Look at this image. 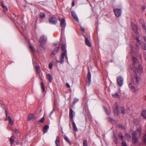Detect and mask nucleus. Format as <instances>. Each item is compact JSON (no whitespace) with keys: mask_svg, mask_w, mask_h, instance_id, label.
Returning a JSON list of instances; mask_svg holds the SVG:
<instances>
[{"mask_svg":"<svg viewBox=\"0 0 146 146\" xmlns=\"http://www.w3.org/2000/svg\"><path fill=\"white\" fill-rule=\"evenodd\" d=\"M135 77L136 78V80L137 82H138L139 81V79H138V77L137 76V74H136V75H135Z\"/></svg>","mask_w":146,"mask_h":146,"instance_id":"ea45409f","label":"nucleus"},{"mask_svg":"<svg viewBox=\"0 0 146 146\" xmlns=\"http://www.w3.org/2000/svg\"><path fill=\"white\" fill-rule=\"evenodd\" d=\"M3 8L4 10V11L5 12L8 11V8L6 6H5V7H3Z\"/></svg>","mask_w":146,"mask_h":146,"instance_id":"a19ab883","label":"nucleus"},{"mask_svg":"<svg viewBox=\"0 0 146 146\" xmlns=\"http://www.w3.org/2000/svg\"><path fill=\"white\" fill-rule=\"evenodd\" d=\"M40 18L41 19H44L46 17V15L45 13L43 12H42L40 14Z\"/></svg>","mask_w":146,"mask_h":146,"instance_id":"aec40b11","label":"nucleus"},{"mask_svg":"<svg viewBox=\"0 0 146 146\" xmlns=\"http://www.w3.org/2000/svg\"><path fill=\"white\" fill-rule=\"evenodd\" d=\"M91 74L90 73V72L89 71L88 72V73L87 74V80H86V84L88 85H89L91 82Z\"/></svg>","mask_w":146,"mask_h":146,"instance_id":"1a4fd4ad","label":"nucleus"},{"mask_svg":"<svg viewBox=\"0 0 146 146\" xmlns=\"http://www.w3.org/2000/svg\"><path fill=\"white\" fill-rule=\"evenodd\" d=\"M107 114H109V113H107Z\"/></svg>","mask_w":146,"mask_h":146,"instance_id":"0e129e2a","label":"nucleus"},{"mask_svg":"<svg viewBox=\"0 0 146 146\" xmlns=\"http://www.w3.org/2000/svg\"><path fill=\"white\" fill-rule=\"evenodd\" d=\"M34 117V115L33 114H29L27 117V119L29 120H31Z\"/></svg>","mask_w":146,"mask_h":146,"instance_id":"5701e85b","label":"nucleus"},{"mask_svg":"<svg viewBox=\"0 0 146 146\" xmlns=\"http://www.w3.org/2000/svg\"><path fill=\"white\" fill-rule=\"evenodd\" d=\"M131 26H132V29L134 31V32H135L136 36H137V25H136L134 23H131Z\"/></svg>","mask_w":146,"mask_h":146,"instance_id":"9b49d317","label":"nucleus"},{"mask_svg":"<svg viewBox=\"0 0 146 146\" xmlns=\"http://www.w3.org/2000/svg\"><path fill=\"white\" fill-rule=\"evenodd\" d=\"M60 47L59 46H57L55 48L52 52L51 53V54L52 56H53V55H55L57 52L59 48Z\"/></svg>","mask_w":146,"mask_h":146,"instance_id":"ddd939ff","label":"nucleus"},{"mask_svg":"<svg viewBox=\"0 0 146 146\" xmlns=\"http://www.w3.org/2000/svg\"><path fill=\"white\" fill-rule=\"evenodd\" d=\"M41 89L42 91L44 92L45 91L44 86L42 82H41Z\"/></svg>","mask_w":146,"mask_h":146,"instance_id":"cd10ccee","label":"nucleus"},{"mask_svg":"<svg viewBox=\"0 0 146 146\" xmlns=\"http://www.w3.org/2000/svg\"><path fill=\"white\" fill-rule=\"evenodd\" d=\"M113 96L116 98H119V95L117 94L113 95Z\"/></svg>","mask_w":146,"mask_h":146,"instance_id":"58836bf2","label":"nucleus"},{"mask_svg":"<svg viewBox=\"0 0 146 146\" xmlns=\"http://www.w3.org/2000/svg\"><path fill=\"white\" fill-rule=\"evenodd\" d=\"M122 146H127L126 142L125 141H123L122 142Z\"/></svg>","mask_w":146,"mask_h":146,"instance_id":"4c0bfd02","label":"nucleus"},{"mask_svg":"<svg viewBox=\"0 0 146 146\" xmlns=\"http://www.w3.org/2000/svg\"><path fill=\"white\" fill-rule=\"evenodd\" d=\"M8 128H9V129H10V128H9V127H8Z\"/></svg>","mask_w":146,"mask_h":146,"instance_id":"69168bd1","label":"nucleus"},{"mask_svg":"<svg viewBox=\"0 0 146 146\" xmlns=\"http://www.w3.org/2000/svg\"><path fill=\"white\" fill-rule=\"evenodd\" d=\"M139 37H137L136 38V40H137V43L139 42Z\"/></svg>","mask_w":146,"mask_h":146,"instance_id":"49530a36","label":"nucleus"},{"mask_svg":"<svg viewBox=\"0 0 146 146\" xmlns=\"http://www.w3.org/2000/svg\"><path fill=\"white\" fill-rule=\"evenodd\" d=\"M55 143L56 146H60V139L58 136L56 137Z\"/></svg>","mask_w":146,"mask_h":146,"instance_id":"dca6fc26","label":"nucleus"},{"mask_svg":"<svg viewBox=\"0 0 146 146\" xmlns=\"http://www.w3.org/2000/svg\"><path fill=\"white\" fill-rule=\"evenodd\" d=\"M75 115V113L72 108L69 109V117L72 120H73L74 117Z\"/></svg>","mask_w":146,"mask_h":146,"instance_id":"9d476101","label":"nucleus"},{"mask_svg":"<svg viewBox=\"0 0 146 146\" xmlns=\"http://www.w3.org/2000/svg\"><path fill=\"white\" fill-rule=\"evenodd\" d=\"M15 139V137L13 136H12L10 137L9 139V140L11 144L12 145L14 143V142Z\"/></svg>","mask_w":146,"mask_h":146,"instance_id":"f3484780","label":"nucleus"},{"mask_svg":"<svg viewBox=\"0 0 146 146\" xmlns=\"http://www.w3.org/2000/svg\"><path fill=\"white\" fill-rule=\"evenodd\" d=\"M53 113V111H52L51 113H50V115H49V116L50 117L51 115H52V114Z\"/></svg>","mask_w":146,"mask_h":146,"instance_id":"864d4df0","label":"nucleus"},{"mask_svg":"<svg viewBox=\"0 0 146 146\" xmlns=\"http://www.w3.org/2000/svg\"><path fill=\"white\" fill-rule=\"evenodd\" d=\"M83 146H88L87 140L85 139L84 140L83 143Z\"/></svg>","mask_w":146,"mask_h":146,"instance_id":"2f4dec72","label":"nucleus"},{"mask_svg":"<svg viewBox=\"0 0 146 146\" xmlns=\"http://www.w3.org/2000/svg\"><path fill=\"white\" fill-rule=\"evenodd\" d=\"M15 132L17 133H19L18 130L17 129H15Z\"/></svg>","mask_w":146,"mask_h":146,"instance_id":"8fccbe9b","label":"nucleus"},{"mask_svg":"<svg viewBox=\"0 0 146 146\" xmlns=\"http://www.w3.org/2000/svg\"><path fill=\"white\" fill-rule=\"evenodd\" d=\"M140 57L141 58V55H140Z\"/></svg>","mask_w":146,"mask_h":146,"instance_id":"e2e57ef3","label":"nucleus"},{"mask_svg":"<svg viewBox=\"0 0 146 146\" xmlns=\"http://www.w3.org/2000/svg\"><path fill=\"white\" fill-rule=\"evenodd\" d=\"M145 7L143 6L142 7V9L143 10H144V9H145Z\"/></svg>","mask_w":146,"mask_h":146,"instance_id":"6e6d98bb","label":"nucleus"},{"mask_svg":"<svg viewBox=\"0 0 146 146\" xmlns=\"http://www.w3.org/2000/svg\"><path fill=\"white\" fill-rule=\"evenodd\" d=\"M145 59L146 60V56L145 57Z\"/></svg>","mask_w":146,"mask_h":146,"instance_id":"052dcab7","label":"nucleus"},{"mask_svg":"<svg viewBox=\"0 0 146 146\" xmlns=\"http://www.w3.org/2000/svg\"><path fill=\"white\" fill-rule=\"evenodd\" d=\"M80 29H81V31L82 32H85V29L84 27L81 26L80 27Z\"/></svg>","mask_w":146,"mask_h":146,"instance_id":"c03bdc74","label":"nucleus"},{"mask_svg":"<svg viewBox=\"0 0 146 146\" xmlns=\"http://www.w3.org/2000/svg\"><path fill=\"white\" fill-rule=\"evenodd\" d=\"M133 69L136 73L141 74L143 72V67L139 63L137 59L135 57H133Z\"/></svg>","mask_w":146,"mask_h":146,"instance_id":"f257e3e1","label":"nucleus"},{"mask_svg":"<svg viewBox=\"0 0 146 146\" xmlns=\"http://www.w3.org/2000/svg\"><path fill=\"white\" fill-rule=\"evenodd\" d=\"M78 99L76 98H75L74 99L73 102V104H75L78 101Z\"/></svg>","mask_w":146,"mask_h":146,"instance_id":"e433bc0d","label":"nucleus"},{"mask_svg":"<svg viewBox=\"0 0 146 146\" xmlns=\"http://www.w3.org/2000/svg\"><path fill=\"white\" fill-rule=\"evenodd\" d=\"M85 42L86 44V45H87L89 47L91 46H92L91 43L90 42V41L86 37H85Z\"/></svg>","mask_w":146,"mask_h":146,"instance_id":"2eb2a0df","label":"nucleus"},{"mask_svg":"<svg viewBox=\"0 0 146 146\" xmlns=\"http://www.w3.org/2000/svg\"><path fill=\"white\" fill-rule=\"evenodd\" d=\"M64 137L65 140L69 143H70V141L69 139L68 138L66 135L64 136Z\"/></svg>","mask_w":146,"mask_h":146,"instance_id":"bb28decb","label":"nucleus"},{"mask_svg":"<svg viewBox=\"0 0 146 146\" xmlns=\"http://www.w3.org/2000/svg\"><path fill=\"white\" fill-rule=\"evenodd\" d=\"M47 79H48V80L50 82H51L52 80V77L50 74H47Z\"/></svg>","mask_w":146,"mask_h":146,"instance_id":"b1692460","label":"nucleus"},{"mask_svg":"<svg viewBox=\"0 0 146 146\" xmlns=\"http://www.w3.org/2000/svg\"><path fill=\"white\" fill-rule=\"evenodd\" d=\"M49 21L50 23L52 24H56L57 22L56 18L54 17H50L49 19Z\"/></svg>","mask_w":146,"mask_h":146,"instance_id":"0eeeda50","label":"nucleus"},{"mask_svg":"<svg viewBox=\"0 0 146 146\" xmlns=\"http://www.w3.org/2000/svg\"><path fill=\"white\" fill-rule=\"evenodd\" d=\"M52 63H50L49 65V67L50 69L52 68Z\"/></svg>","mask_w":146,"mask_h":146,"instance_id":"37998d69","label":"nucleus"},{"mask_svg":"<svg viewBox=\"0 0 146 146\" xmlns=\"http://www.w3.org/2000/svg\"><path fill=\"white\" fill-rule=\"evenodd\" d=\"M30 49L33 52H34L35 50L33 47L31 45H30L29 46Z\"/></svg>","mask_w":146,"mask_h":146,"instance_id":"7c9ffc66","label":"nucleus"},{"mask_svg":"<svg viewBox=\"0 0 146 146\" xmlns=\"http://www.w3.org/2000/svg\"><path fill=\"white\" fill-rule=\"evenodd\" d=\"M120 108L121 109V113L123 114H125V108L123 107H121Z\"/></svg>","mask_w":146,"mask_h":146,"instance_id":"c85d7f7f","label":"nucleus"},{"mask_svg":"<svg viewBox=\"0 0 146 146\" xmlns=\"http://www.w3.org/2000/svg\"><path fill=\"white\" fill-rule=\"evenodd\" d=\"M59 20L60 21V25L62 28L64 27L66 25V23L64 19H62L61 20L59 18Z\"/></svg>","mask_w":146,"mask_h":146,"instance_id":"f8f14e48","label":"nucleus"},{"mask_svg":"<svg viewBox=\"0 0 146 146\" xmlns=\"http://www.w3.org/2000/svg\"><path fill=\"white\" fill-rule=\"evenodd\" d=\"M142 27L143 28L145 32H146V27L144 24H142Z\"/></svg>","mask_w":146,"mask_h":146,"instance_id":"c9c22d12","label":"nucleus"},{"mask_svg":"<svg viewBox=\"0 0 146 146\" xmlns=\"http://www.w3.org/2000/svg\"><path fill=\"white\" fill-rule=\"evenodd\" d=\"M71 14L73 18L75 20H76L77 21H78V19L77 16V15L76 13L74 12L73 11L72 12Z\"/></svg>","mask_w":146,"mask_h":146,"instance_id":"4468645a","label":"nucleus"},{"mask_svg":"<svg viewBox=\"0 0 146 146\" xmlns=\"http://www.w3.org/2000/svg\"><path fill=\"white\" fill-rule=\"evenodd\" d=\"M129 87L132 91L133 92L135 91V88L134 86H133L132 84L131 83H129Z\"/></svg>","mask_w":146,"mask_h":146,"instance_id":"412c9836","label":"nucleus"},{"mask_svg":"<svg viewBox=\"0 0 146 146\" xmlns=\"http://www.w3.org/2000/svg\"><path fill=\"white\" fill-rule=\"evenodd\" d=\"M66 54V52H62L61 56L60 58V62L61 63H62L64 62V58L68 61V58Z\"/></svg>","mask_w":146,"mask_h":146,"instance_id":"20e7f679","label":"nucleus"},{"mask_svg":"<svg viewBox=\"0 0 146 146\" xmlns=\"http://www.w3.org/2000/svg\"><path fill=\"white\" fill-rule=\"evenodd\" d=\"M44 118L42 117L38 121V123L39 124L40 123H42L44 121Z\"/></svg>","mask_w":146,"mask_h":146,"instance_id":"c756f323","label":"nucleus"},{"mask_svg":"<svg viewBox=\"0 0 146 146\" xmlns=\"http://www.w3.org/2000/svg\"><path fill=\"white\" fill-rule=\"evenodd\" d=\"M119 137L121 138L122 140H123V137L121 133H120L119 134Z\"/></svg>","mask_w":146,"mask_h":146,"instance_id":"72a5a7b5","label":"nucleus"},{"mask_svg":"<svg viewBox=\"0 0 146 146\" xmlns=\"http://www.w3.org/2000/svg\"><path fill=\"white\" fill-rule=\"evenodd\" d=\"M142 47L143 49L146 50V45L144 43H141Z\"/></svg>","mask_w":146,"mask_h":146,"instance_id":"473e14b6","label":"nucleus"},{"mask_svg":"<svg viewBox=\"0 0 146 146\" xmlns=\"http://www.w3.org/2000/svg\"><path fill=\"white\" fill-rule=\"evenodd\" d=\"M136 46H137V48H139V46H138V45H137Z\"/></svg>","mask_w":146,"mask_h":146,"instance_id":"13d9d810","label":"nucleus"},{"mask_svg":"<svg viewBox=\"0 0 146 146\" xmlns=\"http://www.w3.org/2000/svg\"><path fill=\"white\" fill-rule=\"evenodd\" d=\"M46 39L45 37H41L39 42L40 43V47L41 50H44L45 48L44 47V45L45 44L46 42Z\"/></svg>","mask_w":146,"mask_h":146,"instance_id":"7ed1b4c3","label":"nucleus"},{"mask_svg":"<svg viewBox=\"0 0 146 146\" xmlns=\"http://www.w3.org/2000/svg\"><path fill=\"white\" fill-rule=\"evenodd\" d=\"M72 6L74 7L75 5V2L74 1H73L72 3Z\"/></svg>","mask_w":146,"mask_h":146,"instance_id":"de8ad7c7","label":"nucleus"},{"mask_svg":"<svg viewBox=\"0 0 146 146\" xmlns=\"http://www.w3.org/2000/svg\"><path fill=\"white\" fill-rule=\"evenodd\" d=\"M58 45L57 44V43H54V46H57Z\"/></svg>","mask_w":146,"mask_h":146,"instance_id":"5fc2aeb1","label":"nucleus"},{"mask_svg":"<svg viewBox=\"0 0 146 146\" xmlns=\"http://www.w3.org/2000/svg\"><path fill=\"white\" fill-rule=\"evenodd\" d=\"M83 36H85V35H83Z\"/></svg>","mask_w":146,"mask_h":146,"instance_id":"338daca9","label":"nucleus"},{"mask_svg":"<svg viewBox=\"0 0 146 146\" xmlns=\"http://www.w3.org/2000/svg\"><path fill=\"white\" fill-rule=\"evenodd\" d=\"M144 39L145 41L146 42V37H144Z\"/></svg>","mask_w":146,"mask_h":146,"instance_id":"4d7b16f0","label":"nucleus"},{"mask_svg":"<svg viewBox=\"0 0 146 146\" xmlns=\"http://www.w3.org/2000/svg\"><path fill=\"white\" fill-rule=\"evenodd\" d=\"M5 113L6 117L7 118V110H5Z\"/></svg>","mask_w":146,"mask_h":146,"instance_id":"09e8293b","label":"nucleus"},{"mask_svg":"<svg viewBox=\"0 0 146 146\" xmlns=\"http://www.w3.org/2000/svg\"><path fill=\"white\" fill-rule=\"evenodd\" d=\"M1 6H2V7L3 8L4 7H5V6L4 5V4L3 3H1Z\"/></svg>","mask_w":146,"mask_h":146,"instance_id":"603ef678","label":"nucleus"},{"mask_svg":"<svg viewBox=\"0 0 146 146\" xmlns=\"http://www.w3.org/2000/svg\"><path fill=\"white\" fill-rule=\"evenodd\" d=\"M56 62H58V60H56Z\"/></svg>","mask_w":146,"mask_h":146,"instance_id":"680f3d73","label":"nucleus"},{"mask_svg":"<svg viewBox=\"0 0 146 146\" xmlns=\"http://www.w3.org/2000/svg\"><path fill=\"white\" fill-rule=\"evenodd\" d=\"M126 136L127 138H131V136L130 135H129L128 134H126Z\"/></svg>","mask_w":146,"mask_h":146,"instance_id":"a18cd8bd","label":"nucleus"},{"mask_svg":"<svg viewBox=\"0 0 146 146\" xmlns=\"http://www.w3.org/2000/svg\"><path fill=\"white\" fill-rule=\"evenodd\" d=\"M142 116L145 119H146V110H143L141 113Z\"/></svg>","mask_w":146,"mask_h":146,"instance_id":"393cba45","label":"nucleus"},{"mask_svg":"<svg viewBox=\"0 0 146 146\" xmlns=\"http://www.w3.org/2000/svg\"><path fill=\"white\" fill-rule=\"evenodd\" d=\"M49 127V126L47 125L44 126L43 130V132L44 133H45L47 132V130L48 129Z\"/></svg>","mask_w":146,"mask_h":146,"instance_id":"6ab92c4d","label":"nucleus"},{"mask_svg":"<svg viewBox=\"0 0 146 146\" xmlns=\"http://www.w3.org/2000/svg\"><path fill=\"white\" fill-rule=\"evenodd\" d=\"M115 143H117V140H115Z\"/></svg>","mask_w":146,"mask_h":146,"instance_id":"bf43d9fd","label":"nucleus"},{"mask_svg":"<svg viewBox=\"0 0 146 146\" xmlns=\"http://www.w3.org/2000/svg\"><path fill=\"white\" fill-rule=\"evenodd\" d=\"M72 126L74 130L76 132L77 131H78V129H77V127H76V126L75 123H74V120H72Z\"/></svg>","mask_w":146,"mask_h":146,"instance_id":"a211bd4d","label":"nucleus"},{"mask_svg":"<svg viewBox=\"0 0 146 146\" xmlns=\"http://www.w3.org/2000/svg\"><path fill=\"white\" fill-rule=\"evenodd\" d=\"M114 12L116 16L119 17L121 15L122 11L120 9H115L114 10Z\"/></svg>","mask_w":146,"mask_h":146,"instance_id":"6e6552de","label":"nucleus"},{"mask_svg":"<svg viewBox=\"0 0 146 146\" xmlns=\"http://www.w3.org/2000/svg\"><path fill=\"white\" fill-rule=\"evenodd\" d=\"M141 129L140 128L138 129L136 131L134 132L133 134L132 141L133 144L137 142L138 140L137 137H139L141 134Z\"/></svg>","mask_w":146,"mask_h":146,"instance_id":"f03ea898","label":"nucleus"},{"mask_svg":"<svg viewBox=\"0 0 146 146\" xmlns=\"http://www.w3.org/2000/svg\"><path fill=\"white\" fill-rule=\"evenodd\" d=\"M117 82L118 85L119 86H121L123 83V79L121 76H118L117 78Z\"/></svg>","mask_w":146,"mask_h":146,"instance_id":"423d86ee","label":"nucleus"},{"mask_svg":"<svg viewBox=\"0 0 146 146\" xmlns=\"http://www.w3.org/2000/svg\"><path fill=\"white\" fill-rule=\"evenodd\" d=\"M36 69V71L37 72H40V68L38 66H36L35 67Z\"/></svg>","mask_w":146,"mask_h":146,"instance_id":"f704fd0d","label":"nucleus"},{"mask_svg":"<svg viewBox=\"0 0 146 146\" xmlns=\"http://www.w3.org/2000/svg\"><path fill=\"white\" fill-rule=\"evenodd\" d=\"M66 86L68 88H69L70 87L69 84L68 83H66Z\"/></svg>","mask_w":146,"mask_h":146,"instance_id":"3c124183","label":"nucleus"},{"mask_svg":"<svg viewBox=\"0 0 146 146\" xmlns=\"http://www.w3.org/2000/svg\"><path fill=\"white\" fill-rule=\"evenodd\" d=\"M8 119L9 120V123L11 125H13L14 124V121L12 119L10 116L8 117Z\"/></svg>","mask_w":146,"mask_h":146,"instance_id":"4be33fe9","label":"nucleus"},{"mask_svg":"<svg viewBox=\"0 0 146 146\" xmlns=\"http://www.w3.org/2000/svg\"><path fill=\"white\" fill-rule=\"evenodd\" d=\"M119 128L122 129H125V128L121 125H119Z\"/></svg>","mask_w":146,"mask_h":146,"instance_id":"79ce46f5","label":"nucleus"},{"mask_svg":"<svg viewBox=\"0 0 146 146\" xmlns=\"http://www.w3.org/2000/svg\"><path fill=\"white\" fill-rule=\"evenodd\" d=\"M61 48L62 52H66V53L67 51L65 49V46L64 44L62 45Z\"/></svg>","mask_w":146,"mask_h":146,"instance_id":"a878e982","label":"nucleus"},{"mask_svg":"<svg viewBox=\"0 0 146 146\" xmlns=\"http://www.w3.org/2000/svg\"><path fill=\"white\" fill-rule=\"evenodd\" d=\"M113 111L115 115H118V106L117 103H116L114 104L113 107Z\"/></svg>","mask_w":146,"mask_h":146,"instance_id":"39448f33","label":"nucleus"}]
</instances>
